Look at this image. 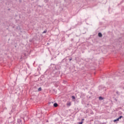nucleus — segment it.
Here are the masks:
<instances>
[{
  "label": "nucleus",
  "mask_w": 124,
  "mask_h": 124,
  "mask_svg": "<svg viewBox=\"0 0 124 124\" xmlns=\"http://www.w3.org/2000/svg\"><path fill=\"white\" fill-rule=\"evenodd\" d=\"M72 97L73 99H75V96H72Z\"/></svg>",
  "instance_id": "obj_8"
},
{
  "label": "nucleus",
  "mask_w": 124,
  "mask_h": 124,
  "mask_svg": "<svg viewBox=\"0 0 124 124\" xmlns=\"http://www.w3.org/2000/svg\"><path fill=\"white\" fill-rule=\"evenodd\" d=\"M98 36H99V37H102V34H101V33H99Z\"/></svg>",
  "instance_id": "obj_4"
},
{
  "label": "nucleus",
  "mask_w": 124,
  "mask_h": 124,
  "mask_svg": "<svg viewBox=\"0 0 124 124\" xmlns=\"http://www.w3.org/2000/svg\"><path fill=\"white\" fill-rule=\"evenodd\" d=\"M70 61H71V59H70Z\"/></svg>",
  "instance_id": "obj_11"
},
{
  "label": "nucleus",
  "mask_w": 124,
  "mask_h": 124,
  "mask_svg": "<svg viewBox=\"0 0 124 124\" xmlns=\"http://www.w3.org/2000/svg\"><path fill=\"white\" fill-rule=\"evenodd\" d=\"M99 99H100V100H102V99H103V98H102V97H99Z\"/></svg>",
  "instance_id": "obj_6"
},
{
  "label": "nucleus",
  "mask_w": 124,
  "mask_h": 124,
  "mask_svg": "<svg viewBox=\"0 0 124 124\" xmlns=\"http://www.w3.org/2000/svg\"><path fill=\"white\" fill-rule=\"evenodd\" d=\"M47 32V31H45L43 32V33H46Z\"/></svg>",
  "instance_id": "obj_7"
},
{
  "label": "nucleus",
  "mask_w": 124,
  "mask_h": 124,
  "mask_svg": "<svg viewBox=\"0 0 124 124\" xmlns=\"http://www.w3.org/2000/svg\"><path fill=\"white\" fill-rule=\"evenodd\" d=\"M82 121H84V119H82Z\"/></svg>",
  "instance_id": "obj_10"
},
{
  "label": "nucleus",
  "mask_w": 124,
  "mask_h": 124,
  "mask_svg": "<svg viewBox=\"0 0 124 124\" xmlns=\"http://www.w3.org/2000/svg\"><path fill=\"white\" fill-rule=\"evenodd\" d=\"M79 124H83V122H80L79 123Z\"/></svg>",
  "instance_id": "obj_9"
},
{
  "label": "nucleus",
  "mask_w": 124,
  "mask_h": 124,
  "mask_svg": "<svg viewBox=\"0 0 124 124\" xmlns=\"http://www.w3.org/2000/svg\"><path fill=\"white\" fill-rule=\"evenodd\" d=\"M41 91H42V88H41V87L39 88L38 89V91L41 92Z\"/></svg>",
  "instance_id": "obj_3"
},
{
  "label": "nucleus",
  "mask_w": 124,
  "mask_h": 124,
  "mask_svg": "<svg viewBox=\"0 0 124 124\" xmlns=\"http://www.w3.org/2000/svg\"><path fill=\"white\" fill-rule=\"evenodd\" d=\"M122 118H123V116H121L118 118H117L116 120H114L113 121L115 123V122H117V121H119L120 120H121V119H122Z\"/></svg>",
  "instance_id": "obj_1"
},
{
  "label": "nucleus",
  "mask_w": 124,
  "mask_h": 124,
  "mask_svg": "<svg viewBox=\"0 0 124 124\" xmlns=\"http://www.w3.org/2000/svg\"><path fill=\"white\" fill-rule=\"evenodd\" d=\"M53 106L54 107H58V104L57 103H54V105H53Z\"/></svg>",
  "instance_id": "obj_5"
},
{
  "label": "nucleus",
  "mask_w": 124,
  "mask_h": 124,
  "mask_svg": "<svg viewBox=\"0 0 124 124\" xmlns=\"http://www.w3.org/2000/svg\"><path fill=\"white\" fill-rule=\"evenodd\" d=\"M66 106H68V107L71 106V102H68V103H67Z\"/></svg>",
  "instance_id": "obj_2"
}]
</instances>
